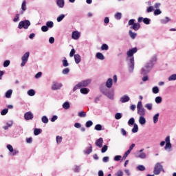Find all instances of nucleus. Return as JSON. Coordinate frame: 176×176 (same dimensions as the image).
I'll list each match as a JSON object with an SVG mask.
<instances>
[{
	"label": "nucleus",
	"instance_id": "f257e3e1",
	"mask_svg": "<svg viewBox=\"0 0 176 176\" xmlns=\"http://www.w3.org/2000/svg\"><path fill=\"white\" fill-rule=\"evenodd\" d=\"M157 61V56L154 55L150 60V61L145 64L144 67L141 69V75H148L152 71L155 64Z\"/></svg>",
	"mask_w": 176,
	"mask_h": 176
},
{
	"label": "nucleus",
	"instance_id": "f03ea898",
	"mask_svg": "<svg viewBox=\"0 0 176 176\" xmlns=\"http://www.w3.org/2000/svg\"><path fill=\"white\" fill-rule=\"evenodd\" d=\"M137 52H138V49L134 47L126 52V60L129 61L128 63L129 72H133L134 71V54L137 53Z\"/></svg>",
	"mask_w": 176,
	"mask_h": 176
},
{
	"label": "nucleus",
	"instance_id": "7ed1b4c3",
	"mask_svg": "<svg viewBox=\"0 0 176 176\" xmlns=\"http://www.w3.org/2000/svg\"><path fill=\"white\" fill-rule=\"evenodd\" d=\"M162 171L164 173V169H163V165L160 164V162H157L155 165L153 173L155 174V175H159V174H160Z\"/></svg>",
	"mask_w": 176,
	"mask_h": 176
},
{
	"label": "nucleus",
	"instance_id": "20e7f679",
	"mask_svg": "<svg viewBox=\"0 0 176 176\" xmlns=\"http://www.w3.org/2000/svg\"><path fill=\"white\" fill-rule=\"evenodd\" d=\"M101 92L106 96V97H108L109 100H113V91H111L107 88H102L101 89Z\"/></svg>",
	"mask_w": 176,
	"mask_h": 176
},
{
	"label": "nucleus",
	"instance_id": "39448f33",
	"mask_svg": "<svg viewBox=\"0 0 176 176\" xmlns=\"http://www.w3.org/2000/svg\"><path fill=\"white\" fill-rule=\"evenodd\" d=\"M31 25V22L28 20L21 21L19 23L18 28L21 30V28H24V30H28V27Z\"/></svg>",
	"mask_w": 176,
	"mask_h": 176
},
{
	"label": "nucleus",
	"instance_id": "423d86ee",
	"mask_svg": "<svg viewBox=\"0 0 176 176\" xmlns=\"http://www.w3.org/2000/svg\"><path fill=\"white\" fill-rule=\"evenodd\" d=\"M30 58V52H28L23 54V56L21 57V67H24L25 64H27V61H28V58Z\"/></svg>",
	"mask_w": 176,
	"mask_h": 176
},
{
	"label": "nucleus",
	"instance_id": "0eeeda50",
	"mask_svg": "<svg viewBox=\"0 0 176 176\" xmlns=\"http://www.w3.org/2000/svg\"><path fill=\"white\" fill-rule=\"evenodd\" d=\"M63 87V84L61 82H53L52 89V90H60Z\"/></svg>",
	"mask_w": 176,
	"mask_h": 176
},
{
	"label": "nucleus",
	"instance_id": "6e6552de",
	"mask_svg": "<svg viewBox=\"0 0 176 176\" xmlns=\"http://www.w3.org/2000/svg\"><path fill=\"white\" fill-rule=\"evenodd\" d=\"M165 142H166V145L164 146V149L165 150L171 149L172 145H171V143L170 142V136H167L166 138Z\"/></svg>",
	"mask_w": 176,
	"mask_h": 176
},
{
	"label": "nucleus",
	"instance_id": "1a4fd4ad",
	"mask_svg": "<svg viewBox=\"0 0 176 176\" xmlns=\"http://www.w3.org/2000/svg\"><path fill=\"white\" fill-rule=\"evenodd\" d=\"M135 157L139 159H146V153H144V148L139 151V155H136Z\"/></svg>",
	"mask_w": 176,
	"mask_h": 176
},
{
	"label": "nucleus",
	"instance_id": "9d476101",
	"mask_svg": "<svg viewBox=\"0 0 176 176\" xmlns=\"http://www.w3.org/2000/svg\"><path fill=\"white\" fill-rule=\"evenodd\" d=\"M24 118L25 120H32L34 119V114L31 111H28L25 113Z\"/></svg>",
	"mask_w": 176,
	"mask_h": 176
},
{
	"label": "nucleus",
	"instance_id": "9b49d317",
	"mask_svg": "<svg viewBox=\"0 0 176 176\" xmlns=\"http://www.w3.org/2000/svg\"><path fill=\"white\" fill-rule=\"evenodd\" d=\"M90 83H91V80L90 79H87V80L80 82V85H81V87H87V86L90 85Z\"/></svg>",
	"mask_w": 176,
	"mask_h": 176
},
{
	"label": "nucleus",
	"instance_id": "f8f14e48",
	"mask_svg": "<svg viewBox=\"0 0 176 176\" xmlns=\"http://www.w3.org/2000/svg\"><path fill=\"white\" fill-rule=\"evenodd\" d=\"M72 39H74L75 41H78L79 38H80V33L78 31H74L72 32Z\"/></svg>",
	"mask_w": 176,
	"mask_h": 176
},
{
	"label": "nucleus",
	"instance_id": "ddd939ff",
	"mask_svg": "<svg viewBox=\"0 0 176 176\" xmlns=\"http://www.w3.org/2000/svg\"><path fill=\"white\" fill-rule=\"evenodd\" d=\"M93 152V146L91 144H89V146L84 150L85 155H90Z\"/></svg>",
	"mask_w": 176,
	"mask_h": 176
},
{
	"label": "nucleus",
	"instance_id": "4468645a",
	"mask_svg": "<svg viewBox=\"0 0 176 176\" xmlns=\"http://www.w3.org/2000/svg\"><path fill=\"white\" fill-rule=\"evenodd\" d=\"M102 144H104V140L102 138H100L95 142L96 146L98 148H102Z\"/></svg>",
	"mask_w": 176,
	"mask_h": 176
},
{
	"label": "nucleus",
	"instance_id": "2eb2a0df",
	"mask_svg": "<svg viewBox=\"0 0 176 176\" xmlns=\"http://www.w3.org/2000/svg\"><path fill=\"white\" fill-rule=\"evenodd\" d=\"M120 101L122 104H124V102H129V101H130V97L127 95H124L120 98Z\"/></svg>",
	"mask_w": 176,
	"mask_h": 176
},
{
	"label": "nucleus",
	"instance_id": "dca6fc26",
	"mask_svg": "<svg viewBox=\"0 0 176 176\" xmlns=\"http://www.w3.org/2000/svg\"><path fill=\"white\" fill-rule=\"evenodd\" d=\"M131 30H134V31H138L141 28V25L140 23H135L133 25L130 27Z\"/></svg>",
	"mask_w": 176,
	"mask_h": 176
},
{
	"label": "nucleus",
	"instance_id": "f3484780",
	"mask_svg": "<svg viewBox=\"0 0 176 176\" xmlns=\"http://www.w3.org/2000/svg\"><path fill=\"white\" fill-rule=\"evenodd\" d=\"M138 109V115L140 116H145V109L140 108V109Z\"/></svg>",
	"mask_w": 176,
	"mask_h": 176
},
{
	"label": "nucleus",
	"instance_id": "a211bd4d",
	"mask_svg": "<svg viewBox=\"0 0 176 176\" xmlns=\"http://www.w3.org/2000/svg\"><path fill=\"white\" fill-rule=\"evenodd\" d=\"M113 83V80L112 78H109L106 82V86L108 87V89H111L112 87V85Z\"/></svg>",
	"mask_w": 176,
	"mask_h": 176
},
{
	"label": "nucleus",
	"instance_id": "6ab92c4d",
	"mask_svg": "<svg viewBox=\"0 0 176 176\" xmlns=\"http://www.w3.org/2000/svg\"><path fill=\"white\" fill-rule=\"evenodd\" d=\"M81 58H80V55L79 54H75L74 55V60L76 64H79V63H80L81 61Z\"/></svg>",
	"mask_w": 176,
	"mask_h": 176
},
{
	"label": "nucleus",
	"instance_id": "aec40b11",
	"mask_svg": "<svg viewBox=\"0 0 176 176\" xmlns=\"http://www.w3.org/2000/svg\"><path fill=\"white\" fill-rule=\"evenodd\" d=\"M80 91L81 94H89L90 89L88 88H81Z\"/></svg>",
	"mask_w": 176,
	"mask_h": 176
},
{
	"label": "nucleus",
	"instance_id": "412c9836",
	"mask_svg": "<svg viewBox=\"0 0 176 176\" xmlns=\"http://www.w3.org/2000/svg\"><path fill=\"white\" fill-rule=\"evenodd\" d=\"M139 123L140 124H145V123H146V120L145 119L144 116H140V117L139 118Z\"/></svg>",
	"mask_w": 176,
	"mask_h": 176
},
{
	"label": "nucleus",
	"instance_id": "4be33fe9",
	"mask_svg": "<svg viewBox=\"0 0 176 176\" xmlns=\"http://www.w3.org/2000/svg\"><path fill=\"white\" fill-rule=\"evenodd\" d=\"M56 3L59 8H64V5H65L64 0H56Z\"/></svg>",
	"mask_w": 176,
	"mask_h": 176
},
{
	"label": "nucleus",
	"instance_id": "5701e85b",
	"mask_svg": "<svg viewBox=\"0 0 176 176\" xmlns=\"http://www.w3.org/2000/svg\"><path fill=\"white\" fill-rule=\"evenodd\" d=\"M159 116H160V114L159 113H156L154 116H153V123L155 124H156V123H157V122H159Z\"/></svg>",
	"mask_w": 176,
	"mask_h": 176
},
{
	"label": "nucleus",
	"instance_id": "b1692460",
	"mask_svg": "<svg viewBox=\"0 0 176 176\" xmlns=\"http://www.w3.org/2000/svg\"><path fill=\"white\" fill-rule=\"evenodd\" d=\"M21 9H22V12L21 14H23V12H25L27 10V5H26V1L25 0H24L22 3V5H21Z\"/></svg>",
	"mask_w": 176,
	"mask_h": 176
},
{
	"label": "nucleus",
	"instance_id": "393cba45",
	"mask_svg": "<svg viewBox=\"0 0 176 176\" xmlns=\"http://www.w3.org/2000/svg\"><path fill=\"white\" fill-rule=\"evenodd\" d=\"M96 58H98V60H105V56H104V54H102V53L100 52H98L96 54Z\"/></svg>",
	"mask_w": 176,
	"mask_h": 176
},
{
	"label": "nucleus",
	"instance_id": "a878e982",
	"mask_svg": "<svg viewBox=\"0 0 176 176\" xmlns=\"http://www.w3.org/2000/svg\"><path fill=\"white\" fill-rule=\"evenodd\" d=\"M171 19H170L168 16H166L164 19H160L161 24H167L168 21H170Z\"/></svg>",
	"mask_w": 176,
	"mask_h": 176
},
{
	"label": "nucleus",
	"instance_id": "bb28decb",
	"mask_svg": "<svg viewBox=\"0 0 176 176\" xmlns=\"http://www.w3.org/2000/svg\"><path fill=\"white\" fill-rule=\"evenodd\" d=\"M12 93H13V90H12V89H9L8 91H7L6 92V98H10V97H12Z\"/></svg>",
	"mask_w": 176,
	"mask_h": 176
},
{
	"label": "nucleus",
	"instance_id": "cd10ccee",
	"mask_svg": "<svg viewBox=\"0 0 176 176\" xmlns=\"http://www.w3.org/2000/svg\"><path fill=\"white\" fill-rule=\"evenodd\" d=\"M54 25V23H53V21H47L46 23V26L48 28H53Z\"/></svg>",
	"mask_w": 176,
	"mask_h": 176
},
{
	"label": "nucleus",
	"instance_id": "c85d7f7f",
	"mask_svg": "<svg viewBox=\"0 0 176 176\" xmlns=\"http://www.w3.org/2000/svg\"><path fill=\"white\" fill-rule=\"evenodd\" d=\"M159 91H160L159 87L155 86V87H153L152 92L153 93V94H157V93H159Z\"/></svg>",
	"mask_w": 176,
	"mask_h": 176
},
{
	"label": "nucleus",
	"instance_id": "c756f323",
	"mask_svg": "<svg viewBox=\"0 0 176 176\" xmlns=\"http://www.w3.org/2000/svg\"><path fill=\"white\" fill-rule=\"evenodd\" d=\"M129 35L132 39H135L137 37V33L133 32L131 30H129Z\"/></svg>",
	"mask_w": 176,
	"mask_h": 176
},
{
	"label": "nucleus",
	"instance_id": "7c9ffc66",
	"mask_svg": "<svg viewBox=\"0 0 176 176\" xmlns=\"http://www.w3.org/2000/svg\"><path fill=\"white\" fill-rule=\"evenodd\" d=\"M131 131L132 133H138V125L137 124H133V128Z\"/></svg>",
	"mask_w": 176,
	"mask_h": 176
},
{
	"label": "nucleus",
	"instance_id": "2f4dec72",
	"mask_svg": "<svg viewBox=\"0 0 176 176\" xmlns=\"http://www.w3.org/2000/svg\"><path fill=\"white\" fill-rule=\"evenodd\" d=\"M43 123L47 124L49 123V118L46 116H43L41 118Z\"/></svg>",
	"mask_w": 176,
	"mask_h": 176
},
{
	"label": "nucleus",
	"instance_id": "473e14b6",
	"mask_svg": "<svg viewBox=\"0 0 176 176\" xmlns=\"http://www.w3.org/2000/svg\"><path fill=\"white\" fill-rule=\"evenodd\" d=\"M69 71H70L69 68H68V67L65 68L63 69L62 74L63 75H68L69 74Z\"/></svg>",
	"mask_w": 176,
	"mask_h": 176
},
{
	"label": "nucleus",
	"instance_id": "72a5a7b5",
	"mask_svg": "<svg viewBox=\"0 0 176 176\" xmlns=\"http://www.w3.org/2000/svg\"><path fill=\"white\" fill-rule=\"evenodd\" d=\"M35 94V90L34 89H30L28 91V95L30 97H34V95Z\"/></svg>",
	"mask_w": 176,
	"mask_h": 176
},
{
	"label": "nucleus",
	"instance_id": "f704fd0d",
	"mask_svg": "<svg viewBox=\"0 0 176 176\" xmlns=\"http://www.w3.org/2000/svg\"><path fill=\"white\" fill-rule=\"evenodd\" d=\"M80 87H82V85H80V82H78L73 88V91H76V90H78V89H80Z\"/></svg>",
	"mask_w": 176,
	"mask_h": 176
},
{
	"label": "nucleus",
	"instance_id": "c9c22d12",
	"mask_svg": "<svg viewBox=\"0 0 176 176\" xmlns=\"http://www.w3.org/2000/svg\"><path fill=\"white\" fill-rule=\"evenodd\" d=\"M135 122V120L134 119V118H131V119H129V120L128 121V124L129 126H133V124L134 125Z\"/></svg>",
	"mask_w": 176,
	"mask_h": 176
},
{
	"label": "nucleus",
	"instance_id": "e433bc0d",
	"mask_svg": "<svg viewBox=\"0 0 176 176\" xmlns=\"http://www.w3.org/2000/svg\"><path fill=\"white\" fill-rule=\"evenodd\" d=\"M97 131H101L102 130V126L100 124H98L95 126L94 128Z\"/></svg>",
	"mask_w": 176,
	"mask_h": 176
},
{
	"label": "nucleus",
	"instance_id": "4c0bfd02",
	"mask_svg": "<svg viewBox=\"0 0 176 176\" xmlns=\"http://www.w3.org/2000/svg\"><path fill=\"white\" fill-rule=\"evenodd\" d=\"M168 80H169V82L176 80V74H172L170 76L168 77Z\"/></svg>",
	"mask_w": 176,
	"mask_h": 176
},
{
	"label": "nucleus",
	"instance_id": "58836bf2",
	"mask_svg": "<svg viewBox=\"0 0 176 176\" xmlns=\"http://www.w3.org/2000/svg\"><path fill=\"white\" fill-rule=\"evenodd\" d=\"M69 107H70L69 102H65L63 104V108H64V109H69Z\"/></svg>",
	"mask_w": 176,
	"mask_h": 176
},
{
	"label": "nucleus",
	"instance_id": "ea45409f",
	"mask_svg": "<svg viewBox=\"0 0 176 176\" xmlns=\"http://www.w3.org/2000/svg\"><path fill=\"white\" fill-rule=\"evenodd\" d=\"M156 104H161L162 101V98L160 96H157L155 99Z\"/></svg>",
	"mask_w": 176,
	"mask_h": 176
},
{
	"label": "nucleus",
	"instance_id": "a19ab883",
	"mask_svg": "<svg viewBox=\"0 0 176 176\" xmlns=\"http://www.w3.org/2000/svg\"><path fill=\"white\" fill-rule=\"evenodd\" d=\"M137 169H138L139 171H145L146 168L144 166V165H138V166H137Z\"/></svg>",
	"mask_w": 176,
	"mask_h": 176
},
{
	"label": "nucleus",
	"instance_id": "79ce46f5",
	"mask_svg": "<svg viewBox=\"0 0 176 176\" xmlns=\"http://www.w3.org/2000/svg\"><path fill=\"white\" fill-rule=\"evenodd\" d=\"M41 132H42L41 129H34V135H39V134H41Z\"/></svg>",
	"mask_w": 176,
	"mask_h": 176
},
{
	"label": "nucleus",
	"instance_id": "37998d69",
	"mask_svg": "<svg viewBox=\"0 0 176 176\" xmlns=\"http://www.w3.org/2000/svg\"><path fill=\"white\" fill-rule=\"evenodd\" d=\"M62 63L63 67H68V65H69V63H68V60H67V58H65V59L62 60Z\"/></svg>",
	"mask_w": 176,
	"mask_h": 176
},
{
	"label": "nucleus",
	"instance_id": "c03bdc74",
	"mask_svg": "<svg viewBox=\"0 0 176 176\" xmlns=\"http://www.w3.org/2000/svg\"><path fill=\"white\" fill-rule=\"evenodd\" d=\"M64 17H65V14H60L59 16L57 17V21L58 23H60V21H63L64 19Z\"/></svg>",
	"mask_w": 176,
	"mask_h": 176
},
{
	"label": "nucleus",
	"instance_id": "a18cd8bd",
	"mask_svg": "<svg viewBox=\"0 0 176 176\" xmlns=\"http://www.w3.org/2000/svg\"><path fill=\"white\" fill-rule=\"evenodd\" d=\"M143 23L144 24L149 25V24H151V19H149V18H144Z\"/></svg>",
	"mask_w": 176,
	"mask_h": 176
},
{
	"label": "nucleus",
	"instance_id": "49530a36",
	"mask_svg": "<svg viewBox=\"0 0 176 176\" xmlns=\"http://www.w3.org/2000/svg\"><path fill=\"white\" fill-rule=\"evenodd\" d=\"M115 19H116V20H120V19H122V13L120 12H117L115 14Z\"/></svg>",
	"mask_w": 176,
	"mask_h": 176
},
{
	"label": "nucleus",
	"instance_id": "de8ad7c7",
	"mask_svg": "<svg viewBox=\"0 0 176 176\" xmlns=\"http://www.w3.org/2000/svg\"><path fill=\"white\" fill-rule=\"evenodd\" d=\"M91 126H93V121H91V120L87 121L85 124V126L87 128L91 127Z\"/></svg>",
	"mask_w": 176,
	"mask_h": 176
},
{
	"label": "nucleus",
	"instance_id": "09e8293b",
	"mask_svg": "<svg viewBox=\"0 0 176 176\" xmlns=\"http://www.w3.org/2000/svg\"><path fill=\"white\" fill-rule=\"evenodd\" d=\"M74 173H79V171H80V166H74Z\"/></svg>",
	"mask_w": 176,
	"mask_h": 176
},
{
	"label": "nucleus",
	"instance_id": "8fccbe9b",
	"mask_svg": "<svg viewBox=\"0 0 176 176\" xmlns=\"http://www.w3.org/2000/svg\"><path fill=\"white\" fill-rule=\"evenodd\" d=\"M41 31H43V32H47L49 31V28L46 25H43L41 27Z\"/></svg>",
	"mask_w": 176,
	"mask_h": 176
},
{
	"label": "nucleus",
	"instance_id": "3c124183",
	"mask_svg": "<svg viewBox=\"0 0 176 176\" xmlns=\"http://www.w3.org/2000/svg\"><path fill=\"white\" fill-rule=\"evenodd\" d=\"M115 118L117 120H119V119H122V113H116L115 115Z\"/></svg>",
	"mask_w": 176,
	"mask_h": 176
},
{
	"label": "nucleus",
	"instance_id": "603ef678",
	"mask_svg": "<svg viewBox=\"0 0 176 176\" xmlns=\"http://www.w3.org/2000/svg\"><path fill=\"white\" fill-rule=\"evenodd\" d=\"M20 20V14H16L15 18L13 19L14 23H17Z\"/></svg>",
	"mask_w": 176,
	"mask_h": 176
},
{
	"label": "nucleus",
	"instance_id": "864d4df0",
	"mask_svg": "<svg viewBox=\"0 0 176 176\" xmlns=\"http://www.w3.org/2000/svg\"><path fill=\"white\" fill-rule=\"evenodd\" d=\"M107 151H108V146H107V145L103 146L101 149L102 153H105V152H107Z\"/></svg>",
	"mask_w": 176,
	"mask_h": 176
},
{
	"label": "nucleus",
	"instance_id": "5fc2aeb1",
	"mask_svg": "<svg viewBox=\"0 0 176 176\" xmlns=\"http://www.w3.org/2000/svg\"><path fill=\"white\" fill-rule=\"evenodd\" d=\"M159 14H162V10L160 9H157L154 11L155 16H159Z\"/></svg>",
	"mask_w": 176,
	"mask_h": 176
},
{
	"label": "nucleus",
	"instance_id": "6e6d98bb",
	"mask_svg": "<svg viewBox=\"0 0 176 176\" xmlns=\"http://www.w3.org/2000/svg\"><path fill=\"white\" fill-rule=\"evenodd\" d=\"M108 49H109V47H108V45L107 44H103L101 46V50H108Z\"/></svg>",
	"mask_w": 176,
	"mask_h": 176
},
{
	"label": "nucleus",
	"instance_id": "4d7b16f0",
	"mask_svg": "<svg viewBox=\"0 0 176 176\" xmlns=\"http://www.w3.org/2000/svg\"><path fill=\"white\" fill-rule=\"evenodd\" d=\"M9 65H10V60H5L3 63V67H9Z\"/></svg>",
	"mask_w": 176,
	"mask_h": 176
},
{
	"label": "nucleus",
	"instance_id": "13d9d810",
	"mask_svg": "<svg viewBox=\"0 0 176 176\" xmlns=\"http://www.w3.org/2000/svg\"><path fill=\"white\" fill-rule=\"evenodd\" d=\"M62 141H63V137L56 136V142H57V144H61Z\"/></svg>",
	"mask_w": 176,
	"mask_h": 176
},
{
	"label": "nucleus",
	"instance_id": "bf43d9fd",
	"mask_svg": "<svg viewBox=\"0 0 176 176\" xmlns=\"http://www.w3.org/2000/svg\"><path fill=\"white\" fill-rule=\"evenodd\" d=\"M145 108H147L148 111H151L152 109V103H147L145 104Z\"/></svg>",
	"mask_w": 176,
	"mask_h": 176
},
{
	"label": "nucleus",
	"instance_id": "052dcab7",
	"mask_svg": "<svg viewBox=\"0 0 176 176\" xmlns=\"http://www.w3.org/2000/svg\"><path fill=\"white\" fill-rule=\"evenodd\" d=\"M135 23V19H130L128 22L129 25H134Z\"/></svg>",
	"mask_w": 176,
	"mask_h": 176
},
{
	"label": "nucleus",
	"instance_id": "680f3d73",
	"mask_svg": "<svg viewBox=\"0 0 176 176\" xmlns=\"http://www.w3.org/2000/svg\"><path fill=\"white\" fill-rule=\"evenodd\" d=\"M8 109H4L1 111V115H2L3 116H4V115H6V113H8Z\"/></svg>",
	"mask_w": 176,
	"mask_h": 176
},
{
	"label": "nucleus",
	"instance_id": "e2e57ef3",
	"mask_svg": "<svg viewBox=\"0 0 176 176\" xmlns=\"http://www.w3.org/2000/svg\"><path fill=\"white\" fill-rule=\"evenodd\" d=\"M78 116L80 118H85L86 113H85L84 111H80V112L78 113Z\"/></svg>",
	"mask_w": 176,
	"mask_h": 176
},
{
	"label": "nucleus",
	"instance_id": "0e129e2a",
	"mask_svg": "<svg viewBox=\"0 0 176 176\" xmlns=\"http://www.w3.org/2000/svg\"><path fill=\"white\" fill-rule=\"evenodd\" d=\"M121 134L122 135H124V137H126L127 135V131L122 128L121 129Z\"/></svg>",
	"mask_w": 176,
	"mask_h": 176
},
{
	"label": "nucleus",
	"instance_id": "69168bd1",
	"mask_svg": "<svg viewBox=\"0 0 176 176\" xmlns=\"http://www.w3.org/2000/svg\"><path fill=\"white\" fill-rule=\"evenodd\" d=\"M141 108H144V107L142 106V102L140 101L137 104V109H140Z\"/></svg>",
	"mask_w": 176,
	"mask_h": 176
},
{
	"label": "nucleus",
	"instance_id": "338daca9",
	"mask_svg": "<svg viewBox=\"0 0 176 176\" xmlns=\"http://www.w3.org/2000/svg\"><path fill=\"white\" fill-rule=\"evenodd\" d=\"M7 149H8V151H10V152H13V146H12V145L10 144H8L7 145Z\"/></svg>",
	"mask_w": 176,
	"mask_h": 176
},
{
	"label": "nucleus",
	"instance_id": "774afa93",
	"mask_svg": "<svg viewBox=\"0 0 176 176\" xmlns=\"http://www.w3.org/2000/svg\"><path fill=\"white\" fill-rule=\"evenodd\" d=\"M116 176H123V171H122V170H118V172H117V173L116 174Z\"/></svg>",
	"mask_w": 176,
	"mask_h": 176
}]
</instances>
